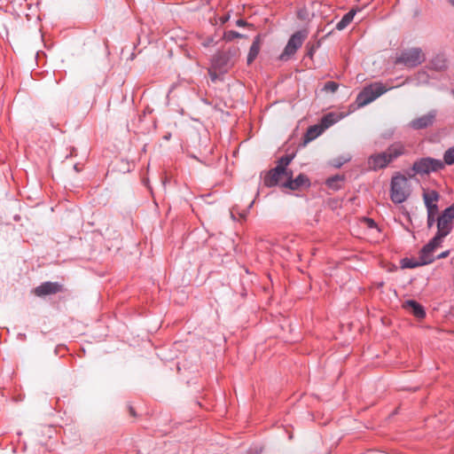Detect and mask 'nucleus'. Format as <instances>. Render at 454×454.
Instances as JSON below:
<instances>
[{
  "label": "nucleus",
  "mask_w": 454,
  "mask_h": 454,
  "mask_svg": "<svg viewBox=\"0 0 454 454\" xmlns=\"http://www.w3.org/2000/svg\"><path fill=\"white\" fill-rule=\"evenodd\" d=\"M415 188H420L417 180L398 174L393 176L391 181V197L392 199H407L413 194Z\"/></svg>",
  "instance_id": "nucleus-1"
},
{
  "label": "nucleus",
  "mask_w": 454,
  "mask_h": 454,
  "mask_svg": "<svg viewBox=\"0 0 454 454\" xmlns=\"http://www.w3.org/2000/svg\"><path fill=\"white\" fill-rule=\"evenodd\" d=\"M394 88L380 82L371 83L357 95L356 102L359 107H363Z\"/></svg>",
  "instance_id": "nucleus-2"
},
{
  "label": "nucleus",
  "mask_w": 454,
  "mask_h": 454,
  "mask_svg": "<svg viewBox=\"0 0 454 454\" xmlns=\"http://www.w3.org/2000/svg\"><path fill=\"white\" fill-rule=\"evenodd\" d=\"M403 146L402 145H393L387 148L384 153L372 155L368 163L370 168L376 170L387 167L392 160L403 154Z\"/></svg>",
  "instance_id": "nucleus-3"
},
{
  "label": "nucleus",
  "mask_w": 454,
  "mask_h": 454,
  "mask_svg": "<svg viewBox=\"0 0 454 454\" xmlns=\"http://www.w3.org/2000/svg\"><path fill=\"white\" fill-rule=\"evenodd\" d=\"M293 159V155H285L281 157L278 161V165L265 174L263 178L264 184L269 187L274 186L283 176H289V170L286 169V167L290 164Z\"/></svg>",
  "instance_id": "nucleus-4"
},
{
  "label": "nucleus",
  "mask_w": 454,
  "mask_h": 454,
  "mask_svg": "<svg viewBox=\"0 0 454 454\" xmlns=\"http://www.w3.org/2000/svg\"><path fill=\"white\" fill-rule=\"evenodd\" d=\"M426 59L425 53L420 48H410L401 52L396 58L395 65H403L407 67H415Z\"/></svg>",
  "instance_id": "nucleus-5"
},
{
  "label": "nucleus",
  "mask_w": 454,
  "mask_h": 454,
  "mask_svg": "<svg viewBox=\"0 0 454 454\" xmlns=\"http://www.w3.org/2000/svg\"><path fill=\"white\" fill-rule=\"evenodd\" d=\"M454 220V204L447 207L441 215L437 217L436 235L444 239L452 230Z\"/></svg>",
  "instance_id": "nucleus-6"
},
{
  "label": "nucleus",
  "mask_w": 454,
  "mask_h": 454,
  "mask_svg": "<svg viewBox=\"0 0 454 454\" xmlns=\"http://www.w3.org/2000/svg\"><path fill=\"white\" fill-rule=\"evenodd\" d=\"M308 31L306 29L297 31L289 39L286 46L285 47L279 59L281 60H287L294 55L296 51L301 46L302 43L308 36Z\"/></svg>",
  "instance_id": "nucleus-7"
},
{
  "label": "nucleus",
  "mask_w": 454,
  "mask_h": 454,
  "mask_svg": "<svg viewBox=\"0 0 454 454\" xmlns=\"http://www.w3.org/2000/svg\"><path fill=\"white\" fill-rule=\"evenodd\" d=\"M443 239L435 235L419 252L420 263L425 265L432 263L435 257L434 251L441 247Z\"/></svg>",
  "instance_id": "nucleus-8"
},
{
  "label": "nucleus",
  "mask_w": 454,
  "mask_h": 454,
  "mask_svg": "<svg viewBox=\"0 0 454 454\" xmlns=\"http://www.w3.org/2000/svg\"><path fill=\"white\" fill-rule=\"evenodd\" d=\"M443 167L444 163L440 160L423 158L415 161L412 168L417 174L424 175L439 170Z\"/></svg>",
  "instance_id": "nucleus-9"
},
{
  "label": "nucleus",
  "mask_w": 454,
  "mask_h": 454,
  "mask_svg": "<svg viewBox=\"0 0 454 454\" xmlns=\"http://www.w3.org/2000/svg\"><path fill=\"white\" fill-rule=\"evenodd\" d=\"M436 115V110H430L428 113L411 120L409 127L416 130L431 127L435 121Z\"/></svg>",
  "instance_id": "nucleus-10"
},
{
  "label": "nucleus",
  "mask_w": 454,
  "mask_h": 454,
  "mask_svg": "<svg viewBox=\"0 0 454 454\" xmlns=\"http://www.w3.org/2000/svg\"><path fill=\"white\" fill-rule=\"evenodd\" d=\"M233 65L234 60L229 53L218 54L215 57L213 62L214 69L217 70L219 74L226 73Z\"/></svg>",
  "instance_id": "nucleus-11"
},
{
  "label": "nucleus",
  "mask_w": 454,
  "mask_h": 454,
  "mask_svg": "<svg viewBox=\"0 0 454 454\" xmlns=\"http://www.w3.org/2000/svg\"><path fill=\"white\" fill-rule=\"evenodd\" d=\"M63 286L57 282H45L34 290L36 296L42 297L62 292Z\"/></svg>",
  "instance_id": "nucleus-12"
},
{
  "label": "nucleus",
  "mask_w": 454,
  "mask_h": 454,
  "mask_svg": "<svg viewBox=\"0 0 454 454\" xmlns=\"http://www.w3.org/2000/svg\"><path fill=\"white\" fill-rule=\"evenodd\" d=\"M254 205V200H239V203L235 204L231 208V217L236 219H244L246 217L247 212Z\"/></svg>",
  "instance_id": "nucleus-13"
},
{
  "label": "nucleus",
  "mask_w": 454,
  "mask_h": 454,
  "mask_svg": "<svg viewBox=\"0 0 454 454\" xmlns=\"http://www.w3.org/2000/svg\"><path fill=\"white\" fill-rule=\"evenodd\" d=\"M284 186L290 190H300L309 185V178L305 175H299L295 179H292V172L289 171V176Z\"/></svg>",
  "instance_id": "nucleus-14"
},
{
  "label": "nucleus",
  "mask_w": 454,
  "mask_h": 454,
  "mask_svg": "<svg viewBox=\"0 0 454 454\" xmlns=\"http://www.w3.org/2000/svg\"><path fill=\"white\" fill-rule=\"evenodd\" d=\"M403 307L410 310L418 318H423L425 317V311L420 304L413 300H409L403 302Z\"/></svg>",
  "instance_id": "nucleus-15"
},
{
  "label": "nucleus",
  "mask_w": 454,
  "mask_h": 454,
  "mask_svg": "<svg viewBox=\"0 0 454 454\" xmlns=\"http://www.w3.org/2000/svg\"><path fill=\"white\" fill-rule=\"evenodd\" d=\"M324 131V127H322L320 124L310 126L305 134L304 143H309L314 140L318 136H320Z\"/></svg>",
  "instance_id": "nucleus-16"
},
{
  "label": "nucleus",
  "mask_w": 454,
  "mask_h": 454,
  "mask_svg": "<svg viewBox=\"0 0 454 454\" xmlns=\"http://www.w3.org/2000/svg\"><path fill=\"white\" fill-rule=\"evenodd\" d=\"M261 36L260 35H257L251 47H250V50H249V52H248V56H247V64L250 65L257 57L259 51H260V48H261Z\"/></svg>",
  "instance_id": "nucleus-17"
},
{
  "label": "nucleus",
  "mask_w": 454,
  "mask_h": 454,
  "mask_svg": "<svg viewBox=\"0 0 454 454\" xmlns=\"http://www.w3.org/2000/svg\"><path fill=\"white\" fill-rule=\"evenodd\" d=\"M356 14L355 10H351L348 12H347L342 19L336 24V28L338 30H342L346 28L353 20Z\"/></svg>",
  "instance_id": "nucleus-18"
},
{
  "label": "nucleus",
  "mask_w": 454,
  "mask_h": 454,
  "mask_svg": "<svg viewBox=\"0 0 454 454\" xmlns=\"http://www.w3.org/2000/svg\"><path fill=\"white\" fill-rule=\"evenodd\" d=\"M335 121H336V120L334 118V114H328L325 115L322 118V120H321L319 124L322 127H324V129L325 130L330 126H332Z\"/></svg>",
  "instance_id": "nucleus-19"
},
{
  "label": "nucleus",
  "mask_w": 454,
  "mask_h": 454,
  "mask_svg": "<svg viewBox=\"0 0 454 454\" xmlns=\"http://www.w3.org/2000/svg\"><path fill=\"white\" fill-rule=\"evenodd\" d=\"M343 181V178L340 176H336L334 177L329 178L326 182V184L329 188L333 190H337L340 187V183Z\"/></svg>",
  "instance_id": "nucleus-20"
},
{
  "label": "nucleus",
  "mask_w": 454,
  "mask_h": 454,
  "mask_svg": "<svg viewBox=\"0 0 454 454\" xmlns=\"http://www.w3.org/2000/svg\"><path fill=\"white\" fill-rule=\"evenodd\" d=\"M431 65L435 70H442L446 67V61L442 57H436Z\"/></svg>",
  "instance_id": "nucleus-21"
},
{
  "label": "nucleus",
  "mask_w": 454,
  "mask_h": 454,
  "mask_svg": "<svg viewBox=\"0 0 454 454\" xmlns=\"http://www.w3.org/2000/svg\"><path fill=\"white\" fill-rule=\"evenodd\" d=\"M435 201L436 200H425L428 215H437L438 207H437V205L434 203Z\"/></svg>",
  "instance_id": "nucleus-22"
},
{
  "label": "nucleus",
  "mask_w": 454,
  "mask_h": 454,
  "mask_svg": "<svg viewBox=\"0 0 454 454\" xmlns=\"http://www.w3.org/2000/svg\"><path fill=\"white\" fill-rule=\"evenodd\" d=\"M422 265H425V263H420L419 258V261H417V262H413L412 260L408 259V258H405L402 261L403 268L412 269V268H416V267L422 266Z\"/></svg>",
  "instance_id": "nucleus-23"
},
{
  "label": "nucleus",
  "mask_w": 454,
  "mask_h": 454,
  "mask_svg": "<svg viewBox=\"0 0 454 454\" xmlns=\"http://www.w3.org/2000/svg\"><path fill=\"white\" fill-rule=\"evenodd\" d=\"M444 162L448 165L454 163V146L445 152Z\"/></svg>",
  "instance_id": "nucleus-24"
},
{
  "label": "nucleus",
  "mask_w": 454,
  "mask_h": 454,
  "mask_svg": "<svg viewBox=\"0 0 454 454\" xmlns=\"http://www.w3.org/2000/svg\"><path fill=\"white\" fill-rule=\"evenodd\" d=\"M240 37H243V35L236 31H227L224 33V35H223V38L226 40V41H231L235 38H240Z\"/></svg>",
  "instance_id": "nucleus-25"
},
{
  "label": "nucleus",
  "mask_w": 454,
  "mask_h": 454,
  "mask_svg": "<svg viewBox=\"0 0 454 454\" xmlns=\"http://www.w3.org/2000/svg\"><path fill=\"white\" fill-rule=\"evenodd\" d=\"M339 85L334 82H327L325 86H324V90L325 91H329V92H335L338 89Z\"/></svg>",
  "instance_id": "nucleus-26"
},
{
  "label": "nucleus",
  "mask_w": 454,
  "mask_h": 454,
  "mask_svg": "<svg viewBox=\"0 0 454 454\" xmlns=\"http://www.w3.org/2000/svg\"><path fill=\"white\" fill-rule=\"evenodd\" d=\"M438 198H439V194L434 191H430V192L423 193V199L433 200V199H438Z\"/></svg>",
  "instance_id": "nucleus-27"
},
{
  "label": "nucleus",
  "mask_w": 454,
  "mask_h": 454,
  "mask_svg": "<svg viewBox=\"0 0 454 454\" xmlns=\"http://www.w3.org/2000/svg\"><path fill=\"white\" fill-rule=\"evenodd\" d=\"M362 221L367 225L368 228H375L376 223L372 218L364 217Z\"/></svg>",
  "instance_id": "nucleus-28"
},
{
  "label": "nucleus",
  "mask_w": 454,
  "mask_h": 454,
  "mask_svg": "<svg viewBox=\"0 0 454 454\" xmlns=\"http://www.w3.org/2000/svg\"><path fill=\"white\" fill-rule=\"evenodd\" d=\"M217 70H209V75L213 82H215L218 79Z\"/></svg>",
  "instance_id": "nucleus-29"
},
{
  "label": "nucleus",
  "mask_w": 454,
  "mask_h": 454,
  "mask_svg": "<svg viewBox=\"0 0 454 454\" xmlns=\"http://www.w3.org/2000/svg\"><path fill=\"white\" fill-rule=\"evenodd\" d=\"M435 216L436 215H428L427 216V225L428 227H432L434 221H435Z\"/></svg>",
  "instance_id": "nucleus-30"
},
{
  "label": "nucleus",
  "mask_w": 454,
  "mask_h": 454,
  "mask_svg": "<svg viewBox=\"0 0 454 454\" xmlns=\"http://www.w3.org/2000/svg\"><path fill=\"white\" fill-rule=\"evenodd\" d=\"M317 46L312 45V46L309 48V51H308V53H307V54H308V56H309V57H310V58H312V57H313V54H314V52H315V51H316V49H317Z\"/></svg>",
  "instance_id": "nucleus-31"
},
{
  "label": "nucleus",
  "mask_w": 454,
  "mask_h": 454,
  "mask_svg": "<svg viewBox=\"0 0 454 454\" xmlns=\"http://www.w3.org/2000/svg\"><path fill=\"white\" fill-rule=\"evenodd\" d=\"M213 38L211 37H208L205 42L202 43V44L205 46V47H207L209 46L211 43H213Z\"/></svg>",
  "instance_id": "nucleus-32"
},
{
  "label": "nucleus",
  "mask_w": 454,
  "mask_h": 454,
  "mask_svg": "<svg viewBox=\"0 0 454 454\" xmlns=\"http://www.w3.org/2000/svg\"><path fill=\"white\" fill-rule=\"evenodd\" d=\"M449 254H450V251H449V250L444 251V252L441 253V254L437 256V258H438V259L446 258V257L449 255Z\"/></svg>",
  "instance_id": "nucleus-33"
},
{
  "label": "nucleus",
  "mask_w": 454,
  "mask_h": 454,
  "mask_svg": "<svg viewBox=\"0 0 454 454\" xmlns=\"http://www.w3.org/2000/svg\"><path fill=\"white\" fill-rule=\"evenodd\" d=\"M237 26L239 27H244L247 25L246 21L243 20H238L237 22H236Z\"/></svg>",
  "instance_id": "nucleus-34"
},
{
  "label": "nucleus",
  "mask_w": 454,
  "mask_h": 454,
  "mask_svg": "<svg viewBox=\"0 0 454 454\" xmlns=\"http://www.w3.org/2000/svg\"><path fill=\"white\" fill-rule=\"evenodd\" d=\"M229 20V15H224L220 18V21L222 24H224Z\"/></svg>",
  "instance_id": "nucleus-35"
},
{
  "label": "nucleus",
  "mask_w": 454,
  "mask_h": 454,
  "mask_svg": "<svg viewBox=\"0 0 454 454\" xmlns=\"http://www.w3.org/2000/svg\"><path fill=\"white\" fill-rule=\"evenodd\" d=\"M129 411L130 415H132V416L136 415L135 411L131 406L129 407Z\"/></svg>",
  "instance_id": "nucleus-36"
},
{
  "label": "nucleus",
  "mask_w": 454,
  "mask_h": 454,
  "mask_svg": "<svg viewBox=\"0 0 454 454\" xmlns=\"http://www.w3.org/2000/svg\"><path fill=\"white\" fill-rule=\"evenodd\" d=\"M451 5L454 6V0H447Z\"/></svg>",
  "instance_id": "nucleus-37"
},
{
  "label": "nucleus",
  "mask_w": 454,
  "mask_h": 454,
  "mask_svg": "<svg viewBox=\"0 0 454 454\" xmlns=\"http://www.w3.org/2000/svg\"><path fill=\"white\" fill-rule=\"evenodd\" d=\"M74 169H75L76 171H79L77 165H74Z\"/></svg>",
  "instance_id": "nucleus-38"
}]
</instances>
